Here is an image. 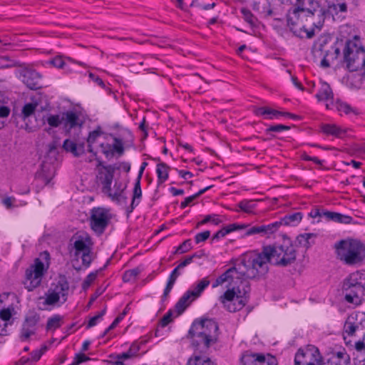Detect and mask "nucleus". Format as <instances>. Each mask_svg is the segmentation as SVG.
Instances as JSON below:
<instances>
[{
	"label": "nucleus",
	"instance_id": "obj_1",
	"mask_svg": "<svg viewBox=\"0 0 365 365\" xmlns=\"http://www.w3.org/2000/svg\"><path fill=\"white\" fill-rule=\"evenodd\" d=\"M130 169V164L124 162L105 165L102 161L98 160L96 165L98 185L101 187L104 194L120 205L126 204V196L124 192L125 187L118 182V177L121 171L128 173Z\"/></svg>",
	"mask_w": 365,
	"mask_h": 365
},
{
	"label": "nucleus",
	"instance_id": "obj_2",
	"mask_svg": "<svg viewBox=\"0 0 365 365\" xmlns=\"http://www.w3.org/2000/svg\"><path fill=\"white\" fill-rule=\"evenodd\" d=\"M343 338L347 345L353 346L359 352L354 359V365H365V316L353 313L346 319Z\"/></svg>",
	"mask_w": 365,
	"mask_h": 365
},
{
	"label": "nucleus",
	"instance_id": "obj_3",
	"mask_svg": "<svg viewBox=\"0 0 365 365\" xmlns=\"http://www.w3.org/2000/svg\"><path fill=\"white\" fill-rule=\"evenodd\" d=\"M310 8L304 7V0H295L293 7L289 10L287 16V25L290 29L299 23L300 19H305L310 22L314 27L320 29L322 26L324 17V12L318 2L314 0L309 1Z\"/></svg>",
	"mask_w": 365,
	"mask_h": 365
},
{
	"label": "nucleus",
	"instance_id": "obj_4",
	"mask_svg": "<svg viewBox=\"0 0 365 365\" xmlns=\"http://www.w3.org/2000/svg\"><path fill=\"white\" fill-rule=\"evenodd\" d=\"M87 143L90 153H103L110 159L115 154L121 155L123 152V143L120 140L104 133L100 128L90 132Z\"/></svg>",
	"mask_w": 365,
	"mask_h": 365
},
{
	"label": "nucleus",
	"instance_id": "obj_5",
	"mask_svg": "<svg viewBox=\"0 0 365 365\" xmlns=\"http://www.w3.org/2000/svg\"><path fill=\"white\" fill-rule=\"evenodd\" d=\"M269 264H271V259L269 255L266 253L264 247L259 253L249 252L243 255L238 263V269L246 279H254L267 274Z\"/></svg>",
	"mask_w": 365,
	"mask_h": 365
},
{
	"label": "nucleus",
	"instance_id": "obj_6",
	"mask_svg": "<svg viewBox=\"0 0 365 365\" xmlns=\"http://www.w3.org/2000/svg\"><path fill=\"white\" fill-rule=\"evenodd\" d=\"M338 258L348 265L361 263L364 259V246L359 241L344 240L334 245Z\"/></svg>",
	"mask_w": 365,
	"mask_h": 365
},
{
	"label": "nucleus",
	"instance_id": "obj_7",
	"mask_svg": "<svg viewBox=\"0 0 365 365\" xmlns=\"http://www.w3.org/2000/svg\"><path fill=\"white\" fill-rule=\"evenodd\" d=\"M343 289L348 302L359 305L365 297V272L350 274L344 280Z\"/></svg>",
	"mask_w": 365,
	"mask_h": 365
},
{
	"label": "nucleus",
	"instance_id": "obj_8",
	"mask_svg": "<svg viewBox=\"0 0 365 365\" xmlns=\"http://www.w3.org/2000/svg\"><path fill=\"white\" fill-rule=\"evenodd\" d=\"M266 253L269 255L271 264L287 267L293 264L297 257V251L289 240H284L281 245L266 247Z\"/></svg>",
	"mask_w": 365,
	"mask_h": 365
},
{
	"label": "nucleus",
	"instance_id": "obj_9",
	"mask_svg": "<svg viewBox=\"0 0 365 365\" xmlns=\"http://www.w3.org/2000/svg\"><path fill=\"white\" fill-rule=\"evenodd\" d=\"M218 326L216 322L212 319H202L200 322H195L189 334L192 337H197L199 344H203L209 347L210 344L215 341Z\"/></svg>",
	"mask_w": 365,
	"mask_h": 365
},
{
	"label": "nucleus",
	"instance_id": "obj_10",
	"mask_svg": "<svg viewBox=\"0 0 365 365\" xmlns=\"http://www.w3.org/2000/svg\"><path fill=\"white\" fill-rule=\"evenodd\" d=\"M249 291L248 282H246V285L243 286V292L239 287L229 288L219 297V301L227 311L235 312L241 310L247 302L245 295Z\"/></svg>",
	"mask_w": 365,
	"mask_h": 365
},
{
	"label": "nucleus",
	"instance_id": "obj_11",
	"mask_svg": "<svg viewBox=\"0 0 365 365\" xmlns=\"http://www.w3.org/2000/svg\"><path fill=\"white\" fill-rule=\"evenodd\" d=\"M40 257L41 259L36 258L34 264L26 271V279L24 284L29 291H32L40 284L43 273L48 267V252L41 253Z\"/></svg>",
	"mask_w": 365,
	"mask_h": 365
},
{
	"label": "nucleus",
	"instance_id": "obj_12",
	"mask_svg": "<svg viewBox=\"0 0 365 365\" xmlns=\"http://www.w3.org/2000/svg\"><path fill=\"white\" fill-rule=\"evenodd\" d=\"M344 58L350 71L364 68V72L361 78H365V50L361 46L353 41H348L344 48Z\"/></svg>",
	"mask_w": 365,
	"mask_h": 365
},
{
	"label": "nucleus",
	"instance_id": "obj_13",
	"mask_svg": "<svg viewBox=\"0 0 365 365\" xmlns=\"http://www.w3.org/2000/svg\"><path fill=\"white\" fill-rule=\"evenodd\" d=\"M71 240H73L74 256L76 257L81 256L83 264L86 267H89L93 259L91 255L93 243L91 237L83 234L73 237Z\"/></svg>",
	"mask_w": 365,
	"mask_h": 365
},
{
	"label": "nucleus",
	"instance_id": "obj_14",
	"mask_svg": "<svg viewBox=\"0 0 365 365\" xmlns=\"http://www.w3.org/2000/svg\"><path fill=\"white\" fill-rule=\"evenodd\" d=\"M322 362L319 351L314 345L300 348L295 354L294 365H321Z\"/></svg>",
	"mask_w": 365,
	"mask_h": 365
},
{
	"label": "nucleus",
	"instance_id": "obj_15",
	"mask_svg": "<svg viewBox=\"0 0 365 365\" xmlns=\"http://www.w3.org/2000/svg\"><path fill=\"white\" fill-rule=\"evenodd\" d=\"M238 269V263L235 266L222 274L219 277L216 279L215 282L212 284V288H215L225 283H227V287L237 288L239 283L246 285V278H245L242 273H240Z\"/></svg>",
	"mask_w": 365,
	"mask_h": 365
},
{
	"label": "nucleus",
	"instance_id": "obj_16",
	"mask_svg": "<svg viewBox=\"0 0 365 365\" xmlns=\"http://www.w3.org/2000/svg\"><path fill=\"white\" fill-rule=\"evenodd\" d=\"M110 215L108 210L101 207H94L91 210L90 225L91 229L98 235H101L108 226Z\"/></svg>",
	"mask_w": 365,
	"mask_h": 365
},
{
	"label": "nucleus",
	"instance_id": "obj_17",
	"mask_svg": "<svg viewBox=\"0 0 365 365\" xmlns=\"http://www.w3.org/2000/svg\"><path fill=\"white\" fill-rule=\"evenodd\" d=\"M242 365H277V359L271 356L245 353L242 357Z\"/></svg>",
	"mask_w": 365,
	"mask_h": 365
},
{
	"label": "nucleus",
	"instance_id": "obj_18",
	"mask_svg": "<svg viewBox=\"0 0 365 365\" xmlns=\"http://www.w3.org/2000/svg\"><path fill=\"white\" fill-rule=\"evenodd\" d=\"M22 82L31 90H37L41 88V76L34 70L25 68L20 73Z\"/></svg>",
	"mask_w": 365,
	"mask_h": 365
},
{
	"label": "nucleus",
	"instance_id": "obj_19",
	"mask_svg": "<svg viewBox=\"0 0 365 365\" xmlns=\"http://www.w3.org/2000/svg\"><path fill=\"white\" fill-rule=\"evenodd\" d=\"M350 357L345 351L328 354L321 365H349Z\"/></svg>",
	"mask_w": 365,
	"mask_h": 365
},
{
	"label": "nucleus",
	"instance_id": "obj_20",
	"mask_svg": "<svg viewBox=\"0 0 365 365\" xmlns=\"http://www.w3.org/2000/svg\"><path fill=\"white\" fill-rule=\"evenodd\" d=\"M39 317L36 314L27 316L22 324L20 338L22 341L28 339L36 331V325L38 322Z\"/></svg>",
	"mask_w": 365,
	"mask_h": 365
},
{
	"label": "nucleus",
	"instance_id": "obj_21",
	"mask_svg": "<svg viewBox=\"0 0 365 365\" xmlns=\"http://www.w3.org/2000/svg\"><path fill=\"white\" fill-rule=\"evenodd\" d=\"M50 289L62 299L61 304L66 302L69 291V284L66 277H61L56 284H52Z\"/></svg>",
	"mask_w": 365,
	"mask_h": 365
},
{
	"label": "nucleus",
	"instance_id": "obj_22",
	"mask_svg": "<svg viewBox=\"0 0 365 365\" xmlns=\"http://www.w3.org/2000/svg\"><path fill=\"white\" fill-rule=\"evenodd\" d=\"M62 118L63 120H62L61 125H63V128L67 132H69L71 128L81 125L79 123L78 115L73 111L63 113Z\"/></svg>",
	"mask_w": 365,
	"mask_h": 365
},
{
	"label": "nucleus",
	"instance_id": "obj_23",
	"mask_svg": "<svg viewBox=\"0 0 365 365\" xmlns=\"http://www.w3.org/2000/svg\"><path fill=\"white\" fill-rule=\"evenodd\" d=\"M210 281L205 277L195 283L187 291L188 294L195 300L197 299L203 291L209 286Z\"/></svg>",
	"mask_w": 365,
	"mask_h": 365
},
{
	"label": "nucleus",
	"instance_id": "obj_24",
	"mask_svg": "<svg viewBox=\"0 0 365 365\" xmlns=\"http://www.w3.org/2000/svg\"><path fill=\"white\" fill-rule=\"evenodd\" d=\"M63 148L66 151L71 153L76 157L85 153V144L83 143L77 144L69 139L64 140Z\"/></svg>",
	"mask_w": 365,
	"mask_h": 365
},
{
	"label": "nucleus",
	"instance_id": "obj_25",
	"mask_svg": "<svg viewBox=\"0 0 365 365\" xmlns=\"http://www.w3.org/2000/svg\"><path fill=\"white\" fill-rule=\"evenodd\" d=\"M255 113L257 115H264L265 118L272 119L277 118L278 115H286L292 118H295L296 116L289 113H281L276 110L272 109L267 107H262L256 109Z\"/></svg>",
	"mask_w": 365,
	"mask_h": 365
},
{
	"label": "nucleus",
	"instance_id": "obj_26",
	"mask_svg": "<svg viewBox=\"0 0 365 365\" xmlns=\"http://www.w3.org/2000/svg\"><path fill=\"white\" fill-rule=\"evenodd\" d=\"M194 300L186 292L175 306V317L180 315Z\"/></svg>",
	"mask_w": 365,
	"mask_h": 365
},
{
	"label": "nucleus",
	"instance_id": "obj_27",
	"mask_svg": "<svg viewBox=\"0 0 365 365\" xmlns=\"http://www.w3.org/2000/svg\"><path fill=\"white\" fill-rule=\"evenodd\" d=\"M302 214L299 212H297L285 215L277 222H279V227L281 225L296 226L302 221Z\"/></svg>",
	"mask_w": 365,
	"mask_h": 365
},
{
	"label": "nucleus",
	"instance_id": "obj_28",
	"mask_svg": "<svg viewBox=\"0 0 365 365\" xmlns=\"http://www.w3.org/2000/svg\"><path fill=\"white\" fill-rule=\"evenodd\" d=\"M182 269L179 265H178L171 272L168 277L167 285L164 289V292L163 294V299H165L169 295L171 289L173 287V285L177 279V278L180 275V270Z\"/></svg>",
	"mask_w": 365,
	"mask_h": 365
},
{
	"label": "nucleus",
	"instance_id": "obj_29",
	"mask_svg": "<svg viewBox=\"0 0 365 365\" xmlns=\"http://www.w3.org/2000/svg\"><path fill=\"white\" fill-rule=\"evenodd\" d=\"M321 128L324 133L333 135L336 138L342 137L346 132L344 129L335 124H324L321 126Z\"/></svg>",
	"mask_w": 365,
	"mask_h": 365
},
{
	"label": "nucleus",
	"instance_id": "obj_30",
	"mask_svg": "<svg viewBox=\"0 0 365 365\" xmlns=\"http://www.w3.org/2000/svg\"><path fill=\"white\" fill-rule=\"evenodd\" d=\"M316 97L319 101L332 100L333 93L329 85L325 82H322L320 89L316 94Z\"/></svg>",
	"mask_w": 365,
	"mask_h": 365
},
{
	"label": "nucleus",
	"instance_id": "obj_31",
	"mask_svg": "<svg viewBox=\"0 0 365 365\" xmlns=\"http://www.w3.org/2000/svg\"><path fill=\"white\" fill-rule=\"evenodd\" d=\"M347 11V5L344 1L336 0L329 1L328 4V11L332 15L344 13Z\"/></svg>",
	"mask_w": 365,
	"mask_h": 365
},
{
	"label": "nucleus",
	"instance_id": "obj_32",
	"mask_svg": "<svg viewBox=\"0 0 365 365\" xmlns=\"http://www.w3.org/2000/svg\"><path fill=\"white\" fill-rule=\"evenodd\" d=\"M324 217L327 220H332L337 222L348 224L352 220L351 217L348 215H341L337 212H323Z\"/></svg>",
	"mask_w": 365,
	"mask_h": 365
},
{
	"label": "nucleus",
	"instance_id": "obj_33",
	"mask_svg": "<svg viewBox=\"0 0 365 365\" xmlns=\"http://www.w3.org/2000/svg\"><path fill=\"white\" fill-rule=\"evenodd\" d=\"M316 237L317 235L314 233H304L299 235L297 240L301 246L308 249L314 244V238Z\"/></svg>",
	"mask_w": 365,
	"mask_h": 365
},
{
	"label": "nucleus",
	"instance_id": "obj_34",
	"mask_svg": "<svg viewBox=\"0 0 365 365\" xmlns=\"http://www.w3.org/2000/svg\"><path fill=\"white\" fill-rule=\"evenodd\" d=\"M42 120L43 123L47 122L51 128H57L61 125L63 118H62V113L56 115L48 114L44 115Z\"/></svg>",
	"mask_w": 365,
	"mask_h": 365
},
{
	"label": "nucleus",
	"instance_id": "obj_35",
	"mask_svg": "<svg viewBox=\"0 0 365 365\" xmlns=\"http://www.w3.org/2000/svg\"><path fill=\"white\" fill-rule=\"evenodd\" d=\"M261 237H269L275 233L279 228V222H274L268 225H260Z\"/></svg>",
	"mask_w": 365,
	"mask_h": 365
},
{
	"label": "nucleus",
	"instance_id": "obj_36",
	"mask_svg": "<svg viewBox=\"0 0 365 365\" xmlns=\"http://www.w3.org/2000/svg\"><path fill=\"white\" fill-rule=\"evenodd\" d=\"M169 167L163 163H159L157 165L156 173L159 183H163L168 178Z\"/></svg>",
	"mask_w": 365,
	"mask_h": 365
},
{
	"label": "nucleus",
	"instance_id": "obj_37",
	"mask_svg": "<svg viewBox=\"0 0 365 365\" xmlns=\"http://www.w3.org/2000/svg\"><path fill=\"white\" fill-rule=\"evenodd\" d=\"M187 365H215L207 357L200 355H194L190 358Z\"/></svg>",
	"mask_w": 365,
	"mask_h": 365
},
{
	"label": "nucleus",
	"instance_id": "obj_38",
	"mask_svg": "<svg viewBox=\"0 0 365 365\" xmlns=\"http://www.w3.org/2000/svg\"><path fill=\"white\" fill-rule=\"evenodd\" d=\"M41 175L45 184L48 185L55 175L54 168L51 165L47 167L46 165H43Z\"/></svg>",
	"mask_w": 365,
	"mask_h": 365
},
{
	"label": "nucleus",
	"instance_id": "obj_39",
	"mask_svg": "<svg viewBox=\"0 0 365 365\" xmlns=\"http://www.w3.org/2000/svg\"><path fill=\"white\" fill-rule=\"evenodd\" d=\"M240 210L246 213H252L255 208L256 204L253 200H244L237 205Z\"/></svg>",
	"mask_w": 365,
	"mask_h": 365
},
{
	"label": "nucleus",
	"instance_id": "obj_40",
	"mask_svg": "<svg viewBox=\"0 0 365 365\" xmlns=\"http://www.w3.org/2000/svg\"><path fill=\"white\" fill-rule=\"evenodd\" d=\"M61 301L62 299L59 296L56 295L51 289H49L46 294L44 304L47 305H54Z\"/></svg>",
	"mask_w": 365,
	"mask_h": 365
},
{
	"label": "nucleus",
	"instance_id": "obj_41",
	"mask_svg": "<svg viewBox=\"0 0 365 365\" xmlns=\"http://www.w3.org/2000/svg\"><path fill=\"white\" fill-rule=\"evenodd\" d=\"M210 188V186L206 187L205 188L200 190L196 194L186 197L185 200L180 203V207L183 209L185 207L188 206L194 200H195L197 197L202 195L205 191H207Z\"/></svg>",
	"mask_w": 365,
	"mask_h": 365
},
{
	"label": "nucleus",
	"instance_id": "obj_42",
	"mask_svg": "<svg viewBox=\"0 0 365 365\" xmlns=\"http://www.w3.org/2000/svg\"><path fill=\"white\" fill-rule=\"evenodd\" d=\"M61 318L59 316H55L49 318L47 322L46 329L48 330H55L61 327Z\"/></svg>",
	"mask_w": 365,
	"mask_h": 365
},
{
	"label": "nucleus",
	"instance_id": "obj_43",
	"mask_svg": "<svg viewBox=\"0 0 365 365\" xmlns=\"http://www.w3.org/2000/svg\"><path fill=\"white\" fill-rule=\"evenodd\" d=\"M36 106L37 103H29L24 105V106L22 108V115L24 118H26L31 115L34 113Z\"/></svg>",
	"mask_w": 365,
	"mask_h": 365
},
{
	"label": "nucleus",
	"instance_id": "obj_44",
	"mask_svg": "<svg viewBox=\"0 0 365 365\" xmlns=\"http://www.w3.org/2000/svg\"><path fill=\"white\" fill-rule=\"evenodd\" d=\"M176 312L175 310H169L161 319L160 324L162 327H166L170 322H171L173 318L175 317Z\"/></svg>",
	"mask_w": 365,
	"mask_h": 365
},
{
	"label": "nucleus",
	"instance_id": "obj_45",
	"mask_svg": "<svg viewBox=\"0 0 365 365\" xmlns=\"http://www.w3.org/2000/svg\"><path fill=\"white\" fill-rule=\"evenodd\" d=\"M123 279L125 282H133L137 279V269H133L126 271L123 276Z\"/></svg>",
	"mask_w": 365,
	"mask_h": 365
},
{
	"label": "nucleus",
	"instance_id": "obj_46",
	"mask_svg": "<svg viewBox=\"0 0 365 365\" xmlns=\"http://www.w3.org/2000/svg\"><path fill=\"white\" fill-rule=\"evenodd\" d=\"M192 249L191 240H185L180 246L178 247L175 253L183 254Z\"/></svg>",
	"mask_w": 365,
	"mask_h": 365
},
{
	"label": "nucleus",
	"instance_id": "obj_47",
	"mask_svg": "<svg viewBox=\"0 0 365 365\" xmlns=\"http://www.w3.org/2000/svg\"><path fill=\"white\" fill-rule=\"evenodd\" d=\"M10 113V109L7 106H4L2 101L0 99V118H6ZM4 127V122L0 120V129Z\"/></svg>",
	"mask_w": 365,
	"mask_h": 365
},
{
	"label": "nucleus",
	"instance_id": "obj_48",
	"mask_svg": "<svg viewBox=\"0 0 365 365\" xmlns=\"http://www.w3.org/2000/svg\"><path fill=\"white\" fill-rule=\"evenodd\" d=\"M148 124L146 122L145 118L143 117L140 125L138 126V131H140L143 134L142 140L146 138L148 135Z\"/></svg>",
	"mask_w": 365,
	"mask_h": 365
},
{
	"label": "nucleus",
	"instance_id": "obj_49",
	"mask_svg": "<svg viewBox=\"0 0 365 365\" xmlns=\"http://www.w3.org/2000/svg\"><path fill=\"white\" fill-rule=\"evenodd\" d=\"M210 236V232L207 230L197 233L195 237V241L197 244L207 240Z\"/></svg>",
	"mask_w": 365,
	"mask_h": 365
},
{
	"label": "nucleus",
	"instance_id": "obj_50",
	"mask_svg": "<svg viewBox=\"0 0 365 365\" xmlns=\"http://www.w3.org/2000/svg\"><path fill=\"white\" fill-rule=\"evenodd\" d=\"M106 313V309H104L103 310H102L101 312H99L98 314H96V316L91 317L90 319V320L88 321V323L87 324V327L88 328H91L93 326H95L98 321L102 318V317Z\"/></svg>",
	"mask_w": 365,
	"mask_h": 365
},
{
	"label": "nucleus",
	"instance_id": "obj_51",
	"mask_svg": "<svg viewBox=\"0 0 365 365\" xmlns=\"http://www.w3.org/2000/svg\"><path fill=\"white\" fill-rule=\"evenodd\" d=\"M96 276H97L96 272L90 273L86 277V278L85 279V280L83 282V284H82L83 288L84 289H86L87 288H88L90 287V285L91 284V283L96 279Z\"/></svg>",
	"mask_w": 365,
	"mask_h": 365
},
{
	"label": "nucleus",
	"instance_id": "obj_52",
	"mask_svg": "<svg viewBox=\"0 0 365 365\" xmlns=\"http://www.w3.org/2000/svg\"><path fill=\"white\" fill-rule=\"evenodd\" d=\"M241 12L242 14L244 19L251 25L254 24V16L251 11L247 9H242Z\"/></svg>",
	"mask_w": 365,
	"mask_h": 365
},
{
	"label": "nucleus",
	"instance_id": "obj_53",
	"mask_svg": "<svg viewBox=\"0 0 365 365\" xmlns=\"http://www.w3.org/2000/svg\"><path fill=\"white\" fill-rule=\"evenodd\" d=\"M304 20H305V19H300L299 20V23L297 26H300V31H303L304 32H306L307 34V37L308 38H311L314 36V29H311V30H307L305 29L306 27V24H304Z\"/></svg>",
	"mask_w": 365,
	"mask_h": 365
},
{
	"label": "nucleus",
	"instance_id": "obj_54",
	"mask_svg": "<svg viewBox=\"0 0 365 365\" xmlns=\"http://www.w3.org/2000/svg\"><path fill=\"white\" fill-rule=\"evenodd\" d=\"M50 63L55 67L58 68H63L66 64V62L61 58V56H56L50 61Z\"/></svg>",
	"mask_w": 365,
	"mask_h": 365
},
{
	"label": "nucleus",
	"instance_id": "obj_55",
	"mask_svg": "<svg viewBox=\"0 0 365 365\" xmlns=\"http://www.w3.org/2000/svg\"><path fill=\"white\" fill-rule=\"evenodd\" d=\"M260 234H261L260 225L250 227V228L247 229V230L245 233V235H247V236L255 235H258L260 236Z\"/></svg>",
	"mask_w": 365,
	"mask_h": 365
},
{
	"label": "nucleus",
	"instance_id": "obj_56",
	"mask_svg": "<svg viewBox=\"0 0 365 365\" xmlns=\"http://www.w3.org/2000/svg\"><path fill=\"white\" fill-rule=\"evenodd\" d=\"M11 317V309L7 308V309H3L2 310H1L0 312V319L2 320V321H5V322H7L10 319V318Z\"/></svg>",
	"mask_w": 365,
	"mask_h": 365
},
{
	"label": "nucleus",
	"instance_id": "obj_57",
	"mask_svg": "<svg viewBox=\"0 0 365 365\" xmlns=\"http://www.w3.org/2000/svg\"><path fill=\"white\" fill-rule=\"evenodd\" d=\"M336 108L339 111L344 112L346 114L349 113L351 111V108L350 107V106L342 102H339L337 103Z\"/></svg>",
	"mask_w": 365,
	"mask_h": 365
},
{
	"label": "nucleus",
	"instance_id": "obj_58",
	"mask_svg": "<svg viewBox=\"0 0 365 365\" xmlns=\"http://www.w3.org/2000/svg\"><path fill=\"white\" fill-rule=\"evenodd\" d=\"M16 199L14 197H6L2 200V204L7 208L10 209L13 207Z\"/></svg>",
	"mask_w": 365,
	"mask_h": 365
},
{
	"label": "nucleus",
	"instance_id": "obj_59",
	"mask_svg": "<svg viewBox=\"0 0 365 365\" xmlns=\"http://www.w3.org/2000/svg\"><path fill=\"white\" fill-rule=\"evenodd\" d=\"M289 126H286L284 125H276L270 126L269 128H268L267 129V130L279 133V132H282V130H289Z\"/></svg>",
	"mask_w": 365,
	"mask_h": 365
},
{
	"label": "nucleus",
	"instance_id": "obj_60",
	"mask_svg": "<svg viewBox=\"0 0 365 365\" xmlns=\"http://www.w3.org/2000/svg\"><path fill=\"white\" fill-rule=\"evenodd\" d=\"M133 192V193L132 202H131V205H130V209L128 208L126 210L128 215L134 209L133 204H134L135 198L137 197V181L134 183Z\"/></svg>",
	"mask_w": 365,
	"mask_h": 365
},
{
	"label": "nucleus",
	"instance_id": "obj_61",
	"mask_svg": "<svg viewBox=\"0 0 365 365\" xmlns=\"http://www.w3.org/2000/svg\"><path fill=\"white\" fill-rule=\"evenodd\" d=\"M197 257V254H193L191 256H189V257H187L182 262H181L178 265L180 266V267H181L182 269L184 268L185 267H186L187 265L190 264L193 259Z\"/></svg>",
	"mask_w": 365,
	"mask_h": 365
},
{
	"label": "nucleus",
	"instance_id": "obj_62",
	"mask_svg": "<svg viewBox=\"0 0 365 365\" xmlns=\"http://www.w3.org/2000/svg\"><path fill=\"white\" fill-rule=\"evenodd\" d=\"M42 354H43V351L41 350L36 349V350L34 351L31 354V357H30L31 361H37L38 360L40 359Z\"/></svg>",
	"mask_w": 365,
	"mask_h": 365
},
{
	"label": "nucleus",
	"instance_id": "obj_63",
	"mask_svg": "<svg viewBox=\"0 0 365 365\" xmlns=\"http://www.w3.org/2000/svg\"><path fill=\"white\" fill-rule=\"evenodd\" d=\"M8 322L0 319V336H6Z\"/></svg>",
	"mask_w": 365,
	"mask_h": 365
},
{
	"label": "nucleus",
	"instance_id": "obj_64",
	"mask_svg": "<svg viewBox=\"0 0 365 365\" xmlns=\"http://www.w3.org/2000/svg\"><path fill=\"white\" fill-rule=\"evenodd\" d=\"M123 319V316H118L115 319L113 323L106 329L104 335L106 334L110 330L114 329L117 324Z\"/></svg>",
	"mask_w": 365,
	"mask_h": 365
}]
</instances>
